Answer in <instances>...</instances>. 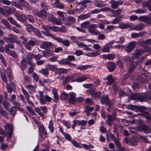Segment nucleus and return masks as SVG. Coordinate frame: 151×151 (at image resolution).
<instances>
[{"label":"nucleus","mask_w":151,"mask_h":151,"mask_svg":"<svg viewBox=\"0 0 151 151\" xmlns=\"http://www.w3.org/2000/svg\"><path fill=\"white\" fill-rule=\"evenodd\" d=\"M4 106L6 109L12 115H15L16 113V109L14 107H12L10 108L11 105L7 101H4L3 102Z\"/></svg>","instance_id":"nucleus-1"},{"label":"nucleus","mask_w":151,"mask_h":151,"mask_svg":"<svg viewBox=\"0 0 151 151\" xmlns=\"http://www.w3.org/2000/svg\"><path fill=\"white\" fill-rule=\"evenodd\" d=\"M14 47V45L13 44H9L5 47V51L6 53L12 56L14 58H17V56L15 53L13 51L9 49V48L13 49Z\"/></svg>","instance_id":"nucleus-2"},{"label":"nucleus","mask_w":151,"mask_h":151,"mask_svg":"<svg viewBox=\"0 0 151 151\" xmlns=\"http://www.w3.org/2000/svg\"><path fill=\"white\" fill-rule=\"evenodd\" d=\"M123 59L124 62L128 64H130L131 63H132L128 70L129 72H132L135 69L136 64H134V63L131 60L130 57L128 56H125L123 58Z\"/></svg>","instance_id":"nucleus-3"},{"label":"nucleus","mask_w":151,"mask_h":151,"mask_svg":"<svg viewBox=\"0 0 151 151\" xmlns=\"http://www.w3.org/2000/svg\"><path fill=\"white\" fill-rule=\"evenodd\" d=\"M32 12L35 15L41 18L46 17L47 14L46 12L43 10L38 12L37 9H33L32 10Z\"/></svg>","instance_id":"nucleus-4"},{"label":"nucleus","mask_w":151,"mask_h":151,"mask_svg":"<svg viewBox=\"0 0 151 151\" xmlns=\"http://www.w3.org/2000/svg\"><path fill=\"white\" fill-rule=\"evenodd\" d=\"M36 43L35 40H30L28 42H24V46L27 49L30 50L31 49V46L35 45Z\"/></svg>","instance_id":"nucleus-5"},{"label":"nucleus","mask_w":151,"mask_h":151,"mask_svg":"<svg viewBox=\"0 0 151 151\" xmlns=\"http://www.w3.org/2000/svg\"><path fill=\"white\" fill-rule=\"evenodd\" d=\"M14 15L18 20L21 22H24L27 20V17L25 15H22L17 13H15Z\"/></svg>","instance_id":"nucleus-6"},{"label":"nucleus","mask_w":151,"mask_h":151,"mask_svg":"<svg viewBox=\"0 0 151 151\" xmlns=\"http://www.w3.org/2000/svg\"><path fill=\"white\" fill-rule=\"evenodd\" d=\"M132 28L133 30L140 31L144 27V25L142 23H139V24L137 25H134L133 24H132Z\"/></svg>","instance_id":"nucleus-7"},{"label":"nucleus","mask_w":151,"mask_h":151,"mask_svg":"<svg viewBox=\"0 0 151 151\" xmlns=\"http://www.w3.org/2000/svg\"><path fill=\"white\" fill-rule=\"evenodd\" d=\"M52 46L50 42L46 41L43 42L40 45V48L45 50L49 49L50 47Z\"/></svg>","instance_id":"nucleus-8"},{"label":"nucleus","mask_w":151,"mask_h":151,"mask_svg":"<svg viewBox=\"0 0 151 151\" xmlns=\"http://www.w3.org/2000/svg\"><path fill=\"white\" fill-rule=\"evenodd\" d=\"M139 20L140 21L151 24V17H146L145 16H142L139 18Z\"/></svg>","instance_id":"nucleus-9"},{"label":"nucleus","mask_w":151,"mask_h":151,"mask_svg":"<svg viewBox=\"0 0 151 151\" xmlns=\"http://www.w3.org/2000/svg\"><path fill=\"white\" fill-rule=\"evenodd\" d=\"M140 130L145 133L147 134L150 132L151 129L146 125H142L140 126Z\"/></svg>","instance_id":"nucleus-10"},{"label":"nucleus","mask_w":151,"mask_h":151,"mask_svg":"<svg viewBox=\"0 0 151 151\" xmlns=\"http://www.w3.org/2000/svg\"><path fill=\"white\" fill-rule=\"evenodd\" d=\"M33 58V54L32 53H29L26 55V59L29 64L32 65L33 63H35L32 61V59Z\"/></svg>","instance_id":"nucleus-11"},{"label":"nucleus","mask_w":151,"mask_h":151,"mask_svg":"<svg viewBox=\"0 0 151 151\" xmlns=\"http://www.w3.org/2000/svg\"><path fill=\"white\" fill-rule=\"evenodd\" d=\"M107 66L108 70L112 72L114 70L115 65L114 63L113 62H109L107 63Z\"/></svg>","instance_id":"nucleus-12"},{"label":"nucleus","mask_w":151,"mask_h":151,"mask_svg":"<svg viewBox=\"0 0 151 151\" xmlns=\"http://www.w3.org/2000/svg\"><path fill=\"white\" fill-rule=\"evenodd\" d=\"M48 20L49 21H51L52 22V23L54 24L57 25H60L62 24L61 20L55 17L52 18L50 19H48Z\"/></svg>","instance_id":"nucleus-13"},{"label":"nucleus","mask_w":151,"mask_h":151,"mask_svg":"<svg viewBox=\"0 0 151 151\" xmlns=\"http://www.w3.org/2000/svg\"><path fill=\"white\" fill-rule=\"evenodd\" d=\"M70 96L69 97V101L70 103H73L76 99V94L73 92H70L69 93Z\"/></svg>","instance_id":"nucleus-14"},{"label":"nucleus","mask_w":151,"mask_h":151,"mask_svg":"<svg viewBox=\"0 0 151 151\" xmlns=\"http://www.w3.org/2000/svg\"><path fill=\"white\" fill-rule=\"evenodd\" d=\"M88 77L86 76H79L76 79L75 81L78 83H81L85 81L88 79Z\"/></svg>","instance_id":"nucleus-15"},{"label":"nucleus","mask_w":151,"mask_h":151,"mask_svg":"<svg viewBox=\"0 0 151 151\" xmlns=\"http://www.w3.org/2000/svg\"><path fill=\"white\" fill-rule=\"evenodd\" d=\"M116 118L115 115L113 116L109 115L108 116V119L106 122L107 124L111 126L112 125V121L114 119Z\"/></svg>","instance_id":"nucleus-16"},{"label":"nucleus","mask_w":151,"mask_h":151,"mask_svg":"<svg viewBox=\"0 0 151 151\" xmlns=\"http://www.w3.org/2000/svg\"><path fill=\"white\" fill-rule=\"evenodd\" d=\"M119 27L122 29H126L129 27L132 28V25L130 23L126 24L122 22L119 24Z\"/></svg>","instance_id":"nucleus-17"},{"label":"nucleus","mask_w":151,"mask_h":151,"mask_svg":"<svg viewBox=\"0 0 151 151\" xmlns=\"http://www.w3.org/2000/svg\"><path fill=\"white\" fill-rule=\"evenodd\" d=\"M18 3L21 4L22 6L28 8L29 9H32L31 7H29L28 3L24 0H19Z\"/></svg>","instance_id":"nucleus-18"},{"label":"nucleus","mask_w":151,"mask_h":151,"mask_svg":"<svg viewBox=\"0 0 151 151\" xmlns=\"http://www.w3.org/2000/svg\"><path fill=\"white\" fill-rule=\"evenodd\" d=\"M8 20L10 22V23L15 25L17 27H21V26L20 24H18L17 22L14 19L11 17H9L8 18Z\"/></svg>","instance_id":"nucleus-19"},{"label":"nucleus","mask_w":151,"mask_h":151,"mask_svg":"<svg viewBox=\"0 0 151 151\" xmlns=\"http://www.w3.org/2000/svg\"><path fill=\"white\" fill-rule=\"evenodd\" d=\"M141 115L144 117L148 122L151 121V117L148 112L146 111L143 112L141 114Z\"/></svg>","instance_id":"nucleus-20"},{"label":"nucleus","mask_w":151,"mask_h":151,"mask_svg":"<svg viewBox=\"0 0 151 151\" xmlns=\"http://www.w3.org/2000/svg\"><path fill=\"white\" fill-rule=\"evenodd\" d=\"M101 102L103 104H108L109 103V99L107 96H103L101 100Z\"/></svg>","instance_id":"nucleus-21"},{"label":"nucleus","mask_w":151,"mask_h":151,"mask_svg":"<svg viewBox=\"0 0 151 151\" xmlns=\"http://www.w3.org/2000/svg\"><path fill=\"white\" fill-rule=\"evenodd\" d=\"M68 72V70L67 69L63 68L58 69L57 68L56 72L58 74H60L67 73Z\"/></svg>","instance_id":"nucleus-22"},{"label":"nucleus","mask_w":151,"mask_h":151,"mask_svg":"<svg viewBox=\"0 0 151 151\" xmlns=\"http://www.w3.org/2000/svg\"><path fill=\"white\" fill-rule=\"evenodd\" d=\"M46 68L48 70L52 71H56L57 70V68L55 65H47Z\"/></svg>","instance_id":"nucleus-23"},{"label":"nucleus","mask_w":151,"mask_h":151,"mask_svg":"<svg viewBox=\"0 0 151 151\" xmlns=\"http://www.w3.org/2000/svg\"><path fill=\"white\" fill-rule=\"evenodd\" d=\"M39 93L40 96V103L41 104L44 105L45 104V100L43 98V92L41 91H39Z\"/></svg>","instance_id":"nucleus-24"},{"label":"nucleus","mask_w":151,"mask_h":151,"mask_svg":"<svg viewBox=\"0 0 151 151\" xmlns=\"http://www.w3.org/2000/svg\"><path fill=\"white\" fill-rule=\"evenodd\" d=\"M26 87L29 92L32 93L34 91L35 89L36 88V86L35 85L32 86L31 85H26Z\"/></svg>","instance_id":"nucleus-25"},{"label":"nucleus","mask_w":151,"mask_h":151,"mask_svg":"<svg viewBox=\"0 0 151 151\" xmlns=\"http://www.w3.org/2000/svg\"><path fill=\"white\" fill-rule=\"evenodd\" d=\"M100 53L98 51L93 52L91 53H86L85 55L88 57H92L99 55Z\"/></svg>","instance_id":"nucleus-26"},{"label":"nucleus","mask_w":151,"mask_h":151,"mask_svg":"<svg viewBox=\"0 0 151 151\" xmlns=\"http://www.w3.org/2000/svg\"><path fill=\"white\" fill-rule=\"evenodd\" d=\"M106 79L107 81L106 83L107 85H109L111 84L114 81V79L112 78L111 75H109L107 76Z\"/></svg>","instance_id":"nucleus-27"},{"label":"nucleus","mask_w":151,"mask_h":151,"mask_svg":"<svg viewBox=\"0 0 151 151\" xmlns=\"http://www.w3.org/2000/svg\"><path fill=\"white\" fill-rule=\"evenodd\" d=\"M2 23L4 24L10 30L11 29V27L9 23L6 19H4L2 20Z\"/></svg>","instance_id":"nucleus-28"},{"label":"nucleus","mask_w":151,"mask_h":151,"mask_svg":"<svg viewBox=\"0 0 151 151\" xmlns=\"http://www.w3.org/2000/svg\"><path fill=\"white\" fill-rule=\"evenodd\" d=\"M141 100L142 101H145L149 102L151 100V97L149 96L148 95L146 96L142 95L141 97Z\"/></svg>","instance_id":"nucleus-29"},{"label":"nucleus","mask_w":151,"mask_h":151,"mask_svg":"<svg viewBox=\"0 0 151 151\" xmlns=\"http://www.w3.org/2000/svg\"><path fill=\"white\" fill-rule=\"evenodd\" d=\"M91 67V66L90 65H83L79 66L77 68L80 70H85L88 68H90Z\"/></svg>","instance_id":"nucleus-30"},{"label":"nucleus","mask_w":151,"mask_h":151,"mask_svg":"<svg viewBox=\"0 0 151 151\" xmlns=\"http://www.w3.org/2000/svg\"><path fill=\"white\" fill-rule=\"evenodd\" d=\"M129 142L131 145L134 146L137 144V142L135 138L132 137L130 140Z\"/></svg>","instance_id":"nucleus-31"},{"label":"nucleus","mask_w":151,"mask_h":151,"mask_svg":"<svg viewBox=\"0 0 151 151\" xmlns=\"http://www.w3.org/2000/svg\"><path fill=\"white\" fill-rule=\"evenodd\" d=\"M82 148H83L85 149H87L90 150L91 149H93L94 148L93 145H88L85 144H82Z\"/></svg>","instance_id":"nucleus-32"},{"label":"nucleus","mask_w":151,"mask_h":151,"mask_svg":"<svg viewBox=\"0 0 151 151\" xmlns=\"http://www.w3.org/2000/svg\"><path fill=\"white\" fill-rule=\"evenodd\" d=\"M12 70L10 68H8L7 69V74L10 82H11L12 80Z\"/></svg>","instance_id":"nucleus-33"},{"label":"nucleus","mask_w":151,"mask_h":151,"mask_svg":"<svg viewBox=\"0 0 151 151\" xmlns=\"http://www.w3.org/2000/svg\"><path fill=\"white\" fill-rule=\"evenodd\" d=\"M90 17V15L89 14H81L79 15L78 17L80 19H84L88 18Z\"/></svg>","instance_id":"nucleus-34"},{"label":"nucleus","mask_w":151,"mask_h":151,"mask_svg":"<svg viewBox=\"0 0 151 151\" xmlns=\"http://www.w3.org/2000/svg\"><path fill=\"white\" fill-rule=\"evenodd\" d=\"M21 68L23 70L25 69L26 67V65H27V63L26 60L25 59H23L21 62Z\"/></svg>","instance_id":"nucleus-35"},{"label":"nucleus","mask_w":151,"mask_h":151,"mask_svg":"<svg viewBox=\"0 0 151 151\" xmlns=\"http://www.w3.org/2000/svg\"><path fill=\"white\" fill-rule=\"evenodd\" d=\"M4 127L6 130H13V125L12 124H6L4 126Z\"/></svg>","instance_id":"nucleus-36"},{"label":"nucleus","mask_w":151,"mask_h":151,"mask_svg":"<svg viewBox=\"0 0 151 151\" xmlns=\"http://www.w3.org/2000/svg\"><path fill=\"white\" fill-rule=\"evenodd\" d=\"M110 47L107 44H106L103 47L102 51L103 52H109L110 51Z\"/></svg>","instance_id":"nucleus-37"},{"label":"nucleus","mask_w":151,"mask_h":151,"mask_svg":"<svg viewBox=\"0 0 151 151\" xmlns=\"http://www.w3.org/2000/svg\"><path fill=\"white\" fill-rule=\"evenodd\" d=\"M53 122L51 120L50 121L48 126V127L51 132H53L54 130V128L53 127Z\"/></svg>","instance_id":"nucleus-38"},{"label":"nucleus","mask_w":151,"mask_h":151,"mask_svg":"<svg viewBox=\"0 0 151 151\" xmlns=\"http://www.w3.org/2000/svg\"><path fill=\"white\" fill-rule=\"evenodd\" d=\"M105 58L109 60H112L115 57L114 55L113 54H110L108 55H105Z\"/></svg>","instance_id":"nucleus-39"},{"label":"nucleus","mask_w":151,"mask_h":151,"mask_svg":"<svg viewBox=\"0 0 151 151\" xmlns=\"http://www.w3.org/2000/svg\"><path fill=\"white\" fill-rule=\"evenodd\" d=\"M9 39L10 42H15L16 41L17 37L12 34H9Z\"/></svg>","instance_id":"nucleus-40"},{"label":"nucleus","mask_w":151,"mask_h":151,"mask_svg":"<svg viewBox=\"0 0 151 151\" xmlns=\"http://www.w3.org/2000/svg\"><path fill=\"white\" fill-rule=\"evenodd\" d=\"M142 35V33L141 32L138 33H133L131 34V36L133 38H136L141 36Z\"/></svg>","instance_id":"nucleus-41"},{"label":"nucleus","mask_w":151,"mask_h":151,"mask_svg":"<svg viewBox=\"0 0 151 151\" xmlns=\"http://www.w3.org/2000/svg\"><path fill=\"white\" fill-rule=\"evenodd\" d=\"M34 110L37 113L42 117H44V114L40 111V109L39 108L37 107H35L34 109Z\"/></svg>","instance_id":"nucleus-42"},{"label":"nucleus","mask_w":151,"mask_h":151,"mask_svg":"<svg viewBox=\"0 0 151 151\" xmlns=\"http://www.w3.org/2000/svg\"><path fill=\"white\" fill-rule=\"evenodd\" d=\"M72 143L73 144V146L77 147H79L80 148H82L81 146L80 145L79 143H78L76 141L73 140L71 141Z\"/></svg>","instance_id":"nucleus-43"},{"label":"nucleus","mask_w":151,"mask_h":151,"mask_svg":"<svg viewBox=\"0 0 151 151\" xmlns=\"http://www.w3.org/2000/svg\"><path fill=\"white\" fill-rule=\"evenodd\" d=\"M63 124L67 129H70V124L68 121H63L62 122Z\"/></svg>","instance_id":"nucleus-44"},{"label":"nucleus","mask_w":151,"mask_h":151,"mask_svg":"<svg viewBox=\"0 0 151 151\" xmlns=\"http://www.w3.org/2000/svg\"><path fill=\"white\" fill-rule=\"evenodd\" d=\"M80 38H81V37H77L73 36H71L70 37V39H71L73 42L76 43L78 40Z\"/></svg>","instance_id":"nucleus-45"},{"label":"nucleus","mask_w":151,"mask_h":151,"mask_svg":"<svg viewBox=\"0 0 151 151\" xmlns=\"http://www.w3.org/2000/svg\"><path fill=\"white\" fill-rule=\"evenodd\" d=\"M121 12V10L120 9H118L115 11L113 10V12H111L113 13V15L114 17H116L120 14Z\"/></svg>","instance_id":"nucleus-46"},{"label":"nucleus","mask_w":151,"mask_h":151,"mask_svg":"<svg viewBox=\"0 0 151 151\" xmlns=\"http://www.w3.org/2000/svg\"><path fill=\"white\" fill-rule=\"evenodd\" d=\"M141 54V53L140 50H137L134 53L133 55L132 56L133 58H138L140 55Z\"/></svg>","instance_id":"nucleus-47"},{"label":"nucleus","mask_w":151,"mask_h":151,"mask_svg":"<svg viewBox=\"0 0 151 151\" xmlns=\"http://www.w3.org/2000/svg\"><path fill=\"white\" fill-rule=\"evenodd\" d=\"M22 91L26 99H28V98H29L28 93L23 88H22Z\"/></svg>","instance_id":"nucleus-48"},{"label":"nucleus","mask_w":151,"mask_h":151,"mask_svg":"<svg viewBox=\"0 0 151 151\" xmlns=\"http://www.w3.org/2000/svg\"><path fill=\"white\" fill-rule=\"evenodd\" d=\"M78 124L81 126H84L86 125V122L84 120H82L80 121L78 120H76Z\"/></svg>","instance_id":"nucleus-49"},{"label":"nucleus","mask_w":151,"mask_h":151,"mask_svg":"<svg viewBox=\"0 0 151 151\" xmlns=\"http://www.w3.org/2000/svg\"><path fill=\"white\" fill-rule=\"evenodd\" d=\"M47 69H42L40 70V72L41 73H42L44 75H48L49 74V72L47 70Z\"/></svg>","instance_id":"nucleus-50"},{"label":"nucleus","mask_w":151,"mask_h":151,"mask_svg":"<svg viewBox=\"0 0 151 151\" xmlns=\"http://www.w3.org/2000/svg\"><path fill=\"white\" fill-rule=\"evenodd\" d=\"M32 77L33 79L36 82H37L39 80V77L37 74L35 73H33Z\"/></svg>","instance_id":"nucleus-51"},{"label":"nucleus","mask_w":151,"mask_h":151,"mask_svg":"<svg viewBox=\"0 0 151 151\" xmlns=\"http://www.w3.org/2000/svg\"><path fill=\"white\" fill-rule=\"evenodd\" d=\"M101 94V93L99 92L97 93L95 91H93V93H92L91 95L95 98H97L99 97L100 96Z\"/></svg>","instance_id":"nucleus-52"},{"label":"nucleus","mask_w":151,"mask_h":151,"mask_svg":"<svg viewBox=\"0 0 151 151\" xmlns=\"http://www.w3.org/2000/svg\"><path fill=\"white\" fill-rule=\"evenodd\" d=\"M145 10L142 9H137L134 11V12L136 14H142L145 12Z\"/></svg>","instance_id":"nucleus-53"},{"label":"nucleus","mask_w":151,"mask_h":151,"mask_svg":"<svg viewBox=\"0 0 151 151\" xmlns=\"http://www.w3.org/2000/svg\"><path fill=\"white\" fill-rule=\"evenodd\" d=\"M27 18L29 22L31 23H33L35 21L34 17L31 15H27Z\"/></svg>","instance_id":"nucleus-54"},{"label":"nucleus","mask_w":151,"mask_h":151,"mask_svg":"<svg viewBox=\"0 0 151 151\" xmlns=\"http://www.w3.org/2000/svg\"><path fill=\"white\" fill-rule=\"evenodd\" d=\"M34 58L35 60H37L42 58V56L40 54H37V55L33 54Z\"/></svg>","instance_id":"nucleus-55"},{"label":"nucleus","mask_w":151,"mask_h":151,"mask_svg":"<svg viewBox=\"0 0 151 151\" xmlns=\"http://www.w3.org/2000/svg\"><path fill=\"white\" fill-rule=\"evenodd\" d=\"M27 29L29 32L34 31L33 27L31 24H28L27 25Z\"/></svg>","instance_id":"nucleus-56"},{"label":"nucleus","mask_w":151,"mask_h":151,"mask_svg":"<svg viewBox=\"0 0 151 151\" xmlns=\"http://www.w3.org/2000/svg\"><path fill=\"white\" fill-rule=\"evenodd\" d=\"M68 94L64 92L62 93L60 96V99L61 100H65L68 97Z\"/></svg>","instance_id":"nucleus-57"},{"label":"nucleus","mask_w":151,"mask_h":151,"mask_svg":"<svg viewBox=\"0 0 151 151\" xmlns=\"http://www.w3.org/2000/svg\"><path fill=\"white\" fill-rule=\"evenodd\" d=\"M42 28L43 29L47 32H49L51 29V27L50 26H44V25H42Z\"/></svg>","instance_id":"nucleus-58"},{"label":"nucleus","mask_w":151,"mask_h":151,"mask_svg":"<svg viewBox=\"0 0 151 151\" xmlns=\"http://www.w3.org/2000/svg\"><path fill=\"white\" fill-rule=\"evenodd\" d=\"M89 24V22L88 21H86L82 24L81 27L83 28H86L87 27Z\"/></svg>","instance_id":"nucleus-59"},{"label":"nucleus","mask_w":151,"mask_h":151,"mask_svg":"<svg viewBox=\"0 0 151 151\" xmlns=\"http://www.w3.org/2000/svg\"><path fill=\"white\" fill-rule=\"evenodd\" d=\"M1 76L2 80L5 83L7 82V79L5 73L3 74H1Z\"/></svg>","instance_id":"nucleus-60"},{"label":"nucleus","mask_w":151,"mask_h":151,"mask_svg":"<svg viewBox=\"0 0 151 151\" xmlns=\"http://www.w3.org/2000/svg\"><path fill=\"white\" fill-rule=\"evenodd\" d=\"M115 27V26L113 25H109L106 28L107 32H109L111 31Z\"/></svg>","instance_id":"nucleus-61"},{"label":"nucleus","mask_w":151,"mask_h":151,"mask_svg":"<svg viewBox=\"0 0 151 151\" xmlns=\"http://www.w3.org/2000/svg\"><path fill=\"white\" fill-rule=\"evenodd\" d=\"M63 135L66 139L71 141V138L70 134L65 133Z\"/></svg>","instance_id":"nucleus-62"},{"label":"nucleus","mask_w":151,"mask_h":151,"mask_svg":"<svg viewBox=\"0 0 151 151\" xmlns=\"http://www.w3.org/2000/svg\"><path fill=\"white\" fill-rule=\"evenodd\" d=\"M45 100L48 102H50L52 100V98L47 95H46L44 97Z\"/></svg>","instance_id":"nucleus-63"},{"label":"nucleus","mask_w":151,"mask_h":151,"mask_svg":"<svg viewBox=\"0 0 151 151\" xmlns=\"http://www.w3.org/2000/svg\"><path fill=\"white\" fill-rule=\"evenodd\" d=\"M83 52L81 50H77L74 53V54L78 56L83 54Z\"/></svg>","instance_id":"nucleus-64"}]
</instances>
